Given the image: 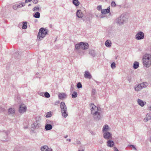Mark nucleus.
Wrapping results in <instances>:
<instances>
[{"mask_svg": "<svg viewBox=\"0 0 151 151\" xmlns=\"http://www.w3.org/2000/svg\"><path fill=\"white\" fill-rule=\"evenodd\" d=\"M136 91H138L142 89L141 86L140 84L136 85L134 88Z\"/></svg>", "mask_w": 151, "mask_h": 151, "instance_id": "nucleus-19", "label": "nucleus"}, {"mask_svg": "<svg viewBox=\"0 0 151 151\" xmlns=\"http://www.w3.org/2000/svg\"><path fill=\"white\" fill-rule=\"evenodd\" d=\"M107 145L108 147H112L114 145V143L113 141L109 140L107 142Z\"/></svg>", "mask_w": 151, "mask_h": 151, "instance_id": "nucleus-17", "label": "nucleus"}, {"mask_svg": "<svg viewBox=\"0 0 151 151\" xmlns=\"http://www.w3.org/2000/svg\"><path fill=\"white\" fill-rule=\"evenodd\" d=\"M138 104L142 107H143L146 104L145 101H143L142 100L138 99L137 100Z\"/></svg>", "mask_w": 151, "mask_h": 151, "instance_id": "nucleus-13", "label": "nucleus"}, {"mask_svg": "<svg viewBox=\"0 0 151 151\" xmlns=\"http://www.w3.org/2000/svg\"><path fill=\"white\" fill-rule=\"evenodd\" d=\"M105 45L107 47H109L111 46V41L109 40H107L105 42Z\"/></svg>", "mask_w": 151, "mask_h": 151, "instance_id": "nucleus-22", "label": "nucleus"}, {"mask_svg": "<svg viewBox=\"0 0 151 151\" xmlns=\"http://www.w3.org/2000/svg\"><path fill=\"white\" fill-rule=\"evenodd\" d=\"M78 94L76 92L74 91L72 95L73 98H76L77 97Z\"/></svg>", "mask_w": 151, "mask_h": 151, "instance_id": "nucleus-32", "label": "nucleus"}, {"mask_svg": "<svg viewBox=\"0 0 151 151\" xmlns=\"http://www.w3.org/2000/svg\"><path fill=\"white\" fill-rule=\"evenodd\" d=\"M48 151H53V150L51 148H49L48 147Z\"/></svg>", "mask_w": 151, "mask_h": 151, "instance_id": "nucleus-48", "label": "nucleus"}, {"mask_svg": "<svg viewBox=\"0 0 151 151\" xmlns=\"http://www.w3.org/2000/svg\"><path fill=\"white\" fill-rule=\"evenodd\" d=\"M47 114H46V115H45V117H46V118H47Z\"/></svg>", "mask_w": 151, "mask_h": 151, "instance_id": "nucleus-61", "label": "nucleus"}, {"mask_svg": "<svg viewBox=\"0 0 151 151\" xmlns=\"http://www.w3.org/2000/svg\"><path fill=\"white\" fill-rule=\"evenodd\" d=\"M89 54L93 57L95 56L96 54L94 50H90Z\"/></svg>", "mask_w": 151, "mask_h": 151, "instance_id": "nucleus-26", "label": "nucleus"}, {"mask_svg": "<svg viewBox=\"0 0 151 151\" xmlns=\"http://www.w3.org/2000/svg\"><path fill=\"white\" fill-rule=\"evenodd\" d=\"M144 38V33L141 31L138 32L135 35V38L137 40H141Z\"/></svg>", "mask_w": 151, "mask_h": 151, "instance_id": "nucleus-5", "label": "nucleus"}, {"mask_svg": "<svg viewBox=\"0 0 151 151\" xmlns=\"http://www.w3.org/2000/svg\"><path fill=\"white\" fill-rule=\"evenodd\" d=\"M95 82L97 83H98V82L97 81H95Z\"/></svg>", "mask_w": 151, "mask_h": 151, "instance_id": "nucleus-62", "label": "nucleus"}, {"mask_svg": "<svg viewBox=\"0 0 151 151\" xmlns=\"http://www.w3.org/2000/svg\"><path fill=\"white\" fill-rule=\"evenodd\" d=\"M103 135L104 138L106 139H109L111 138L112 135L111 133L109 132L105 133H103Z\"/></svg>", "mask_w": 151, "mask_h": 151, "instance_id": "nucleus-9", "label": "nucleus"}, {"mask_svg": "<svg viewBox=\"0 0 151 151\" xmlns=\"http://www.w3.org/2000/svg\"><path fill=\"white\" fill-rule=\"evenodd\" d=\"M110 11V7H108V8L106 9H101V13L103 14H105L109 12Z\"/></svg>", "mask_w": 151, "mask_h": 151, "instance_id": "nucleus-16", "label": "nucleus"}, {"mask_svg": "<svg viewBox=\"0 0 151 151\" xmlns=\"http://www.w3.org/2000/svg\"><path fill=\"white\" fill-rule=\"evenodd\" d=\"M37 19H35V22H37Z\"/></svg>", "mask_w": 151, "mask_h": 151, "instance_id": "nucleus-64", "label": "nucleus"}, {"mask_svg": "<svg viewBox=\"0 0 151 151\" xmlns=\"http://www.w3.org/2000/svg\"><path fill=\"white\" fill-rule=\"evenodd\" d=\"M139 66V63L138 62L135 61L134 63L133 67L134 68L136 69Z\"/></svg>", "mask_w": 151, "mask_h": 151, "instance_id": "nucleus-23", "label": "nucleus"}, {"mask_svg": "<svg viewBox=\"0 0 151 151\" xmlns=\"http://www.w3.org/2000/svg\"><path fill=\"white\" fill-rule=\"evenodd\" d=\"M73 3L76 6H78L80 4L78 0H73Z\"/></svg>", "mask_w": 151, "mask_h": 151, "instance_id": "nucleus-29", "label": "nucleus"}, {"mask_svg": "<svg viewBox=\"0 0 151 151\" xmlns=\"http://www.w3.org/2000/svg\"><path fill=\"white\" fill-rule=\"evenodd\" d=\"M60 107L62 116L64 118H66L68 114L67 106L64 102L62 101L60 103Z\"/></svg>", "mask_w": 151, "mask_h": 151, "instance_id": "nucleus-2", "label": "nucleus"}, {"mask_svg": "<svg viewBox=\"0 0 151 151\" xmlns=\"http://www.w3.org/2000/svg\"><path fill=\"white\" fill-rule=\"evenodd\" d=\"M74 85H72L71 86V89H73L74 88Z\"/></svg>", "mask_w": 151, "mask_h": 151, "instance_id": "nucleus-52", "label": "nucleus"}, {"mask_svg": "<svg viewBox=\"0 0 151 151\" xmlns=\"http://www.w3.org/2000/svg\"><path fill=\"white\" fill-rule=\"evenodd\" d=\"M104 17V16H103V15H101V17H100L101 18H103V17Z\"/></svg>", "mask_w": 151, "mask_h": 151, "instance_id": "nucleus-57", "label": "nucleus"}, {"mask_svg": "<svg viewBox=\"0 0 151 151\" xmlns=\"http://www.w3.org/2000/svg\"><path fill=\"white\" fill-rule=\"evenodd\" d=\"M68 135H66V136H65L64 138H66L68 137Z\"/></svg>", "mask_w": 151, "mask_h": 151, "instance_id": "nucleus-59", "label": "nucleus"}, {"mask_svg": "<svg viewBox=\"0 0 151 151\" xmlns=\"http://www.w3.org/2000/svg\"><path fill=\"white\" fill-rule=\"evenodd\" d=\"M17 4H15V5H14L13 6V8L14 10H16L17 9V8H18L17 7Z\"/></svg>", "mask_w": 151, "mask_h": 151, "instance_id": "nucleus-40", "label": "nucleus"}, {"mask_svg": "<svg viewBox=\"0 0 151 151\" xmlns=\"http://www.w3.org/2000/svg\"><path fill=\"white\" fill-rule=\"evenodd\" d=\"M76 16L79 18H82L83 16V13L81 10H78L76 13Z\"/></svg>", "mask_w": 151, "mask_h": 151, "instance_id": "nucleus-11", "label": "nucleus"}, {"mask_svg": "<svg viewBox=\"0 0 151 151\" xmlns=\"http://www.w3.org/2000/svg\"><path fill=\"white\" fill-rule=\"evenodd\" d=\"M47 33L46 29L44 28H41L39 30V32L37 36V40L40 41L42 40Z\"/></svg>", "mask_w": 151, "mask_h": 151, "instance_id": "nucleus-3", "label": "nucleus"}, {"mask_svg": "<svg viewBox=\"0 0 151 151\" xmlns=\"http://www.w3.org/2000/svg\"><path fill=\"white\" fill-rule=\"evenodd\" d=\"M49 27L50 28H52V24H50L49 26Z\"/></svg>", "mask_w": 151, "mask_h": 151, "instance_id": "nucleus-54", "label": "nucleus"}, {"mask_svg": "<svg viewBox=\"0 0 151 151\" xmlns=\"http://www.w3.org/2000/svg\"><path fill=\"white\" fill-rule=\"evenodd\" d=\"M97 9L98 10H100L102 9H101V5H99L97 7Z\"/></svg>", "mask_w": 151, "mask_h": 151, "instance_id": "nucleus-41", "label": "nucleus"}, {"mask_svg": "<svg viewBox=\"0 0 151 151\" xmlns=\"http://www.w3.org/2000/svg\"><path fill=\"white\" fill-rule=\"evenodd\" d=\"M32 0H25V1L24 2L25 4V3H27L28 2H30Z\"/></svg>", "mask_w": 151, "mask_h": 151, "instance_id": "nucleus-46", "label": "nucleus"}, {"mask_svg": "<svg viewBox=\"0 0 151 151\" xmlns=\"http://www.w3.org/2000/svg\"><path fill=\"white\" fill-rule=\"evenodd\" d=\"M81 45H80V42L78 44H76L75 46V48L77 50L81 48Z\"/></svg>", "mask_w": 151, "mask_h": 151, "instance_id": "nucleus-31", "label": "nucleus"}, {"mask_svg": "<svg viewBox=\"0 0 151 151\" xmlns=\"http://www.w3.org/2000/svg\"><path fill=\"white\" fill-rule=\"evenodd\" d=\"M114 150L115 151H119L118 149L116 148H114Z\"/></svg>", "mask_w": 151, "mask_h": 151, "instance_id": "nucleus-51", "label": "nucleus"}, {"mask_svg": "<svg viewBox=\"0 0 151 151\" xmlns=\"http://www.w3.org/2000/svg\"><path fill=\"white\" fill-rule=\"evenodd\" d=\"M39 127L37 122H34L32 125V127L33 129L38 128Z\"/></svg>", "mask_w": 151, "mask_h": 151, "instance_id": "nucleus-21", "label": "nucleus"}, {"mask_svg": "<svg viewBox=\"0 0 151 151\" xmlns=\"http://www.w3.org/2000/svg\"><path fill=\"white\" fill-rule=\"evenodd\" d=\"M26 106L24 104H22L19 106V112L20 113H23L26 111Z\"/></svg>", "mask_w": 151, "mask_h": 151, "instance_id": "nucleus-7", "label": "nucleus"}, {"mask_svg": "<svg viewBox=\"0 0 151 151\" xmlns=\"http://www.w3.org/2000/svg\"><path fill=\"white\" fill-rule=\"evenodd\" d=\"M82 146H81V148L79 149L78 151H83L84 150V148H82Z\"/></svg>", "mask_w": 151, "mask_h": 151, "instance_id": "nucleus-44", "label": "nucleus"}, {"mask_svg": "<svg viewBox=\"0 0 151 151\" xmlns=\"http://www.w3.org/2000/svg\"><path fill=\"white\" fill-rule=\"evenodd\" d=\"M52 128V126L51 125L48 124V130H51Z\"/></svg>", "mask_w": 151, "mask_h": 151, "instance_id": "nucleus-37", "label": "nucleus"}, {"mask_svg": "<svg viewBox=\"0 0 151 151\" xmlns=\"http://www.w3.org/2000/svg\"><path fill=\"white\" fill-rule=\"evenodd\" d=\"M40 8L38 6L35 7L32 9L33 11H39Z\"/></svg>", "mask_w": 151, "mask_h": 151, "instance_id": "nucleus-33", "label": "nucleus"}, {"mask_svg": "<svg viewBox=\"0 0 151 151\" xmlns=\"http://www.w3.org/2000/svg\"><path fill=\"white\" fill-rule=\"evenodd\" d=\"M8 112L9 114H14L15 112V109L13 108H10L8 109Z\"/></svg>", "mask_w": 151, "mask_h": 151, "instance_id": "nucleus-18", "label": "nucleus"}, {"mask_svg": "<svg viewBox=\"0 0 151 151\" xmlns=\"http://www.w3.org/2000/svg\"><path fill=\"white\" fill-rule=\"evenodd\" d=\"M80 45H81V48L83 50H85L88 48L89 45L87 43L84 42H80Z\"/></svg>", "mask_w": 151, "mask_h": 151, "instance_id": "nucleus-8", "label": "nucleus"}, {"mask_svg": "<svg viewBox=\"0 0 151 151\" xmlns=\"http://www.w3.org/2000/svg\"><path fill=\"white\" fill-rule=\"evenodd\" d=\"M149 120H150V119H148L147 117H146L144 119V121L145 122H146Z\"/></svg>", "mask_w": 151, "mask_h": 151, "instance_id": "nucleus-43", "label": "nucleus"}, {"mask_svg": "<svg viewBox=\"0 0 151 151\" xmlns=\"http://www.w3.org/2000/svg\"><path fill=\"white\" fill-rule=\"evenodd\" d=\"M84 77L86 78L91 79L92 76L88 71H86L84 74Z\"/></svg>", "mask_w": 151, "mask_h": 151, "instance_id": "nucleus-10", "label": "nucleus"}, {"mask_svg": "<svg viewBox=\"0 0 151 151\" xmlns=\"http://www.w3.org/2000/svg\"><path fill=\"white\" fill-rule=\"evenodd\" d=\"M52 116V114L51 111L48 112V117H50Z\"/></svg>", "mask_w": 151, "mask_h": 151, "instance_id": "nucleus-39", "label": "nucleus"}, {"mask_svg": "<svg viewBox=\"0 0 151 151\" xmlns=\"http://www.w3.org/2000/svg\"><path fill=\"white\" fill-rule=\"evenodd\" d=\"M109 129V127L108 125L107 124H106L104 126L103 129H102V132L105 133L107 132H108V130Z\"/></svg>", "mask_w": 151, "mask_h": 151, "instance_id": "nucleus-15", "label": "nucleus"}, {"mask_svg": "<svg viewBox=\"0 0 151 151\" xmlns=\"http://www.w3.org/2000/svg\"><path fill=\"white\" fill-rule=\"evenodd\" d=\"M146 117H147L149 119H151V113H149L147 114L146 115Z\"/></svg>", "mask_w": 151, "mask_h": 151, "instance_id": "nucleus-34", "label": "nucleus"}, {"mask_svg": "<svg viewBox=\"0 0 151 151\" xmlns=\"http://www.w3.org/2000/svg\"><path fill=\"white\" fill-rule=\"evenodd\" d=\"M33 16L35 18H39L40 17V13L38 12H37L35 14H33Z\"/></svg>", "mask_w": 151, "mask_h": 151, "instance_id": "nucleus-24", "label": "nucleus"}, {"mask_svg": "<svg viewBox=\"0 0 151 151\" xmlns=\"http://www.w3.org/2000/svg\"><path fill=\"white\" fill-rule=\"evenodd\" d=\"M130 146L132 148H133L135 150H137L136 148V147H135V146L134 145H130Z\"/></svg>", "mask_w": 151, "mask_h": 151, "instance_id": "nucleus-45", "label": "nucleus"}, {"mask_svg": "<svg viewBox=\"0 0 151 151\" xmlns=\"http://www.w3.org/2000/svg\"><path fill=\"white\" fill-rule=\"evenodd\" d=\"M127 20V17L126 14L123 13L117 19L116 22L119 25H121L125 22Z\"/></svg>", "mask_w": 151, "mask_h": 151, "instance_id": "nucleus-4", "label": "nucleus"}, {"mask_svg": "<svg viewBox=\"0 0 151 151\" xmlns=\"http://www.w3.org/2000/svg\"><path fill=\"white\" fill-rule=\"evenodd\" d=\"M77 87L78 88H81L82 87V85L80 82H78L77 85Z\"/></svg>", "mask_w": 151, "mask_h": 151, "instance_id": "nucleus-35", "label": "nucleus"}, {"mask_svg": "<svg viewBox=\"0 0 151 151\" xmlns=\"http://www.w3.org/2000/svg\"><path fill=\"white\" fill-rule=\"evenodd\" d=\"M69 141V142H70L71 141V139H67V141Z\"/></svg>", "mask_w": 151, "mask_h": 151, "instance_id": "nucleus-55", "label": "nucleus"}, {"mask_svg": "<svg viewBox=\"0 0 151 151\" xmlns=\"http://www.w3.org/2000/svg\"><path fill=\"white\" fill-rule=\"evenodd\" d=\"M25 4L24 2L20 3L19 4H17V7L18 8H21L24 6Z\"/></svg>", "mask_w": 151, "mask_h": 151, "instance_id": "nucleus-27", "label": "nucleus"}, {"mask_svg": "<svg viewBox=\"0 0 151 151\" xmlns=\"http://www.w3.org/2000/svg\"><path fill=\"white\" fill-rule=\"evenodd\" d=\"M22 28L23 29H25L27 28V22H23V25Z\"/></svg>", "mask_w": 151, "mask_h": 151, "instance_id": "nucleus-30", "label": "nucleus"}, {"mask_svg": "<svg viewBox=\"0 0 151 151\" xmlns=\"http://www.w3.org/2000/svg\"><path fill=\"white\" fill-rule=\"evenodd\" d=\"M111 66L112 69H113L116 67V64L114 62L112 63L111 65Z\"/></svg>", "mask_w": 151, "mask_h": 151, "instance_id": "nucleus-36", "label": "nucleus"}, {"mask_svg": "<svg viewBox=\"0 0 151 151\" xmlns=\"http://www.w3.org/2000/svg\"><path fill=\"white\" fill-rule=\"evenodd\" d=\"M116 4L114 1H113L111 3V6L113 7H115Z\"/></svg>", "mask_w": 151, "mask_h": 151, "instance_id": "nucleus-38", "label": "nucleus"}, {"mask_svg": "<svg viewBox=\"0 0 151 151\" xmlns=\"http://www.w3.org/2000/svg\"><path fill=\"white\" fill-rule=\"evenodd\" d=\"M33 3L35 4H37L38 2V0H33Z\"/></svg>", "mask_w": 151, "mask_h": 151, "instance_id": "nucleus-42", "label": "nucleus"}, {"mask_svg": "<svg viewBox=\"0 0 151 151\" xmlns=\"http://www.w3.org/2000/svg\"><path fill=\"white\" fill-rule=\"evenodd\" d=\"M38 93L41 96L43 97L45 96L46 98H47V92L45 93L43 92H38Z\"/></svg>", "mask_w": 151, "mask_h": 151, "instance_id": "nucleus-20", "label": "nucleus"}, {"mask_svg": "<svg viewBox=\"0 0 151 151\" xmlns=\"http://www.w3.org/2000/svg\"><path fill=\"white\" fill-rule=\"evenodd\" d=\"M50 94L48 93V98H49L50 97Z\"/></svg>", "mask_w": 151, "mask_h": 151, "instance_id": "nucleus-53", "label": "nucleus"}, {"mask_svg": "<svg viewBox=\"0 0 151 151\" xmlns=\"http://www.w3.org/2000/svg\"><path fill=\"white\" fill-rule=\"evenodd\" d=\"M142 59L151 61V55L150 54H146L143 56Z\"/></svg>", "mask_w": 151, "mask_h": 151, "instance_id": "nucleus-14", "label": "nucleus"}, {"mask_svg": "<svg viewBox=\"0 0 151 151\" xmlns=\"http://www.w3.org/2000/svg\"><path fill=\"white\" fill-rule=\"evenodd\" d=\"M142 89L146 87L148 85V83L145 82L140 84Z\"/></svg>", "mask_w": 151, "mask_h": 151, "instance_id": "nucleus-25", "label": "nucleus"}, {"mask_svg": "<svg viewBox=\"0 0 151 151\" xmlns=\"http://www.w3.org/2000/svg\"><path fill=\"white\" fill-rule=\"evenodd\" d=\"M148 109L149 110L151 111V105H150L148 108Z\"/></svg>", "mask_w": 151, "mask_h": 151, "instance_id": "nucleus-49", "label": "nucleus"}, {"mask_svg": "<svg viewBox=\"0 0 151 151\" xmlns=\"http://www.w3.org/2000/svg\"><path fill=\"white\" fill-rule=\"evenodd\" d=\"M150 142L151 143V136L150 138Z\"/></svg>", "mask_w": 151, "mask_h": 151, "instance_id": "nucleus-60", "label": "nucleus"}, {"mask_svg": "<svg viewBox=\"0 0 151 151\" xmlns=\"http://www.w3.org/2000/svg\"><path fill=\"white\" fill-rule=\"evenodd\" d=\"M58 96L59 99L61 100H63L67 97V95L64 93H59Z\"/></svg>", "mask_w": 151, "mask_h": 151, "instance_id": "nucleus-12", "label": "nucleus"}, {"mask_svg": "<svg viewBox=\"0 0 151 151\" xmlns=\"http://www.w3.org/2000/svg\"><path fill=\"white\" fill-rule=\"evenodd\" d=\"M45 129L46 131H47V123L46 122L45 127Z\"/></svg>", "mask_w": 151, "mask_h": 151, "instance_id": "nucleus-47", "label": "nucleus"}, {"mask_svg": "<svg viewBox=\"0 0 151 151\" xmlns=\"http://www.w3.org/2000/svg\"><path fill=\"white\" fill-rule=\"evenodd\" d=\"M144 66L147 68L149 67L151 65V61L142 59Z\"/></svg>", "mask_w": 151, "mask_h": 151, "instance_id": "nucleus-6", "label": "nucleus"}, {"mask_svg": "<svg viewBox=\"0 0 151 151\" xmlns=\"http://www.w3.org/2000/svg\"><path fill=\"white\" fill-rule=\"evenodd\" d=\"M95 89H93L92 93L94 94L95 93Z\"/></svg>", "mask_w": 151, "mask_h": 151, "instance_id": "nucleus-50", "label": "nucleus"}, {"mask_svg": "<svg viewBox=\"0 0 151 151\" xmlns=\"http://www.w3.org/2000/svg\"><path fill=\"white\" fill-rule=\"evenodd\" d=\"M28 128V127L27 126L25 127H24V129H27Z\"/></svg>", "mask_w": 151, "mask_h": 151, "instance_id": "nucleus-58", "label": "nucleus"}, {"mask_svg": "<svg viewBox=\"0 0 151 151\" xmlns=\"http://www.w3.org/2000/svg\"><path fill=\"white\" fill-rule=\"evenodd\" d=\"M41 150V151H47V146L45 145L42 146Z\"/></svg>", "mask_w": 151, "mask_h": 151, "instance_id": "nucleus-28", "label": "nucleus"}, {"mask_svg": "<svg viewBox=\"0 0 151 151\" xmlns=\"http://www.w3.org/2000/svg\"><path fill=\"white\" fill-rule=\"evenodd\" d=\"M77 143L78 144H81V142L80 141H78L77 142Z\"/></svg>", "mask_w": 151, "mask_h": 151, "instance_id": "nucleus-56", "label": "nucleus"}, {"mask_svg": "<svg viewBox=\"0 0 151 151\" xmlns=\"http://www.w3.org/2000/svg\"><path fill=\"white\" fill-rule=\"evenodd\" d=\"M28 6H31V4H29L28 5Z\"/></svg>", "mask_w": 151, "mask_h": 151, "instance_id": "nucleus-63", "label": "nucleus"}, {"mask_svg": "<svg viewBox=\"0 0 151 151\" xmlns=\"http://www.w3.org/2000/svg\"><path fill=\"white\" fill-rule=\"evenodd\" d=\"M90 107L91 114L93 115L94 119L96 121L99 120L102 117V115L100 112V111L98 107L93 103H91L90 104Z\"/></svg>", "mask_w": 151, "mask_h": 151, "instance_id": "nucleus-1", "label": "nucleus"}]
</instances>
